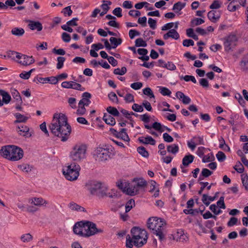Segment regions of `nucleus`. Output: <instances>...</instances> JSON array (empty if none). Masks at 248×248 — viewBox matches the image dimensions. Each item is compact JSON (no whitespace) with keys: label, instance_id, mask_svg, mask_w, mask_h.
Segmentation results:
<instances>
[{"label":"nucleus","instance_id":"4468645a","mask_svg":"<svg viewBox=\"0 0 248 248\" xmlns=\"http://www.w3.org/2000/svg\"><path fill=\"white\" fill-rule=\"evenodd\" d=\"M85 226V222L79 221L75 223L73 226L74 232L78 235L84 237V230L83 226Z\"/></svg>","mask_w":248,"mask_h":248},{"label":"nucleus","instance_id":"58836bf2","mask_svg":"<svg viewBox=\"0 0 248 248\" xmlns=\"http://www.w3.org/2000/svg\"><path fill=\"white\" fill-rule=\"evenodd\" d=\"M137 151L143 157H148L149 156V153L144 147H139L137 148Z\"/></svg>","mask_w":248,"mask_h":248},{"label":"nucleus","instance_id":"680f3d73","mask_svg":"<svg viewBox=\"0 0 248 248\" xmlns=\"http://www.w3.org/2000/svg\"><path fill=\"white\" fill-rule=\"evenodd\" d=\"M148 24L151 28L154 30L156 27V21L152 18H149L148 21Z\"/></svg>","mask_w":248,"mask_h":248},{"label":"nucleus","instance_id":"7ed1b4c3","mask_svg":"<svg viewBox=\"0 0 248 248\" xmlns=\"http://www.w3.org/2000/svg\"><path fill=\"white\" fill-rule=\"evenodd\" d=\"M147 227L152 231L154 235L158 237L160 241L165 239L167 234L166 223L162 218L152 217L148 219Z\"/></svg>","mask_w":248,"mask_h":248},{"label":"nucleus","instance_id":"423d86ee","mask_svg":"<svg viewBox=\"0 0 248 248\" xmlns=\"http://www.w3.org/2000/svg\"><path fill=\"white\" fill-rule=\"evenodd\" d=\"M80 170V167L78 164L72 162L63 167L62 172L67 180L72 181L78 179Z\"/></svg>","mask_w":248,"mask_h":248},{"label":"nucleus","instance_id":"1a4fd4ad","mask_svg":"<svg viewBox=\"0 0 248 248\" xmlns=\"http://www.w3.org/2000/svg\"><path fill=\"white\" fill-rule=\"evenodd\" d=\"M96 196L100 198H104L105 197L114 198L116 197L117 195L114 189H111L108 191L107 186L104 184L102 183Z\"/></svg>","mask_w":248,"mask_h":248},{"label":"nucleus","instance_id":"4be33fe9","mask_svg":"<svg viewBox=\"0 0 248 248\" xmlns=\"http://www.w3.org/2000/svg\"><path fill=\"white\" fill-rule=\"evenodd\" d=\"M103 120L107 124L111 126L115 125L116 123L115 119L111 115L107 113L104 114Z\"/></svg>","mask_w":248,"mask_h":248},{"label":"nucleus","instance_id":"72a5a7b5","mask_svg":"<svg viewBox=\"0 0 248 248\" xmlns=\"http://www.w3.org/2000/svg\"><path fill=\"white\" fill-rule=\"evenodd\" d=\"M7 57L12 60H15L16 58H20V53L15 51L9 50L7 52Z\"/></svg>","mask_w":248,"mask_h":248},{"label":"nucleus","instance_id":"4c0bfd02","mask_svg":"<svg viewBox=\"0 0 248 248\" xmlns=\"http://www.w3.org/2000/svg\"><path fill=\"white\" fill-rule=\"evenodd\" d=\"M135 201L132 199L129 200L125 205V212L127 213L130 211L133 207L135 206Z\"/></svg>","mask_w":248,"mask_h":248},{"label":"nucleus","instance_id":"bf43d9fd","mask_svg":"<svg viewBox=\"0 0 248 248\" xmlns=\"http://www.w3.org/2000/svg\"><path fill=\"white\" fill-rule=\"evenodd\" d=\"M209 208L216 215H218L222 213L220 209L217 210V206L214 204H211Z\"/></svg>","mask_w":248,"mask_h":248},{"label":"nucleus","instance_id":"0eeeda50","mask_svg":"<svg viewBox=\"0 0 248 248\" xmlns=\"http://www.w3.org/2000/svg\"><path fill=\"white\" fill-rule=\"evenodd\" d=\"M112 150L108 146L98 147L93 152V157L96 161H105L113 155Z\"/></svg>","mask_w":248,"mask_h":248},{"label":"nucleus","instance_id":"f3484780","mask_svg":"<svg viewBox=\"0 0 248 248\" xmlns=\"http://www.w3.org/2000/svg\"><path fill=\"white\" fill-rule=\"evenodd\" d=\"M82 99H81L78 103V105L84 106H89L91 103L90 99L91 97V94L88 92H85L82 94Z\"/></svg>","mask_w":248,"mask_h":248},{"label":"nucleus","instance_id":"603ef678","mask_svg":"<svg viewBox=\"0 0 248 248\" xmlns=\"http://www.w3.org/2000/svg\"><path fill=\"white\" fill-rule=\"evenodd\" d=\"M143 93L145 95H148L150 97V98H155V95L149 87H147L143 90Z\"/></svg>","mask_w":248,"mask_h":248},{"label":"nucleus","instance_id":"6ab92c4d","mask_svg":"<svg viewBox=\"0 0 248 248\" xmlns=\"http://www.w3.org/2000/svg\"><path fill=\"white\" fill-rule=\"evenodd\" d=\"M207 16L212 22H216L219 19L220 13L219 11L212 10L208 13Z\"/></svg>","mask_w":248,"mask_h":248},{"label":"nucleus","instance_id":"20e7f679","mask_svg":"<svg viewBox=\"0 0 248 248\" xmlns=\"http://www.w3.org/2000/svg\"><path fill=\"white\" fill-rule=\"evenodd\" d=\"M23 150L15 145H7L2 147L0 154L4 158L11 161H17L23 156Z\"/></svg>","mask_w":248,"mask_h":248},{"label":"nucleus","instance_id":"a19ab883","mask_svg":"<svg viewBox=\"0 0 248 248\" xmlns=\"http://www.w3.org/2000/svg\"><path fill=\"white\" fill-rule=\"evenodd\" d=\"M103 4L101 5V8L103 11H105L106 12H108V11L110 9L109 5L111 4V2L110 1L107 0H103Z\"/></svg>","mask_w":248,"mask_h":248},{"label":"nucleus","instance_id":"69168bd1","mask_svg":"<svg viewBox=\"0 0 248 248\" xmlns=\"http://www.w3.org/2000/svg\"><path fill=\"white\" fill-rule=\"evenodd\" d=\"M86 112V109L84 106L78 105V108L77 110V113L78 115H83Z\"/></svg>","mask_w":248,"mask_h":248},{"label":"nucleus","instance_id":"6e6552de","mask_svg":"<svg viewBox=\"0 0 248 248\" xmlns=\"http://www.w3.org/2000/svg\"><path fill=\"white\" fill-rule=\"evenodd\" d=\"M118 187L124 192L130 196H134L137 194L140 188L138 186L135 182L134 184H129L127 182H121L117 184Z\"/></svg>","mask_w":248,"mask_h":248},{"label":"nucleus","instance_id":"f8f14e48","mask_svg":"<svg viewBox=\"0 0 248 248\" xmlns=\"http://www.w3.org/2000/svg\"><path fill=\"white\" fill-rule=\"evenodd\" d=\"M19 57L20 58L18 59L17 62L23 66H26L30 65L33 63L35 62L32 56H29L20 53Z\"/></svg>","mask_w":248,"mask_h":248},{"label":"nucleus","instance_id":"c03bdc74","mask_svg":"<svg viewBox=\"0 0 248 248\" xmlns=\"http://www.w3.org/2000/svg\"><path fill=\"white\" fill-rule=\"evenodd\" d=\"M222 3L218 0H214L210 5V8L211 9H217L221 7Z\"/></svg>","mask_w":248,"mask_h":248},{"label":"nucleus","instance_id":"2f4dec72","mask_svg":"<svg viewBox=\"0 0 248 248\" xmlns=\"http://www.w3.org/2000/svg\"><path fill=\"white\" fill-rule=\"evenodd\" d=\"M109 41L112 44V48H115L116 47L122 44V40L121 38H116L115 37H111L109 39Z\"/></svg>","mask_w":248,"mask_h":248},{"label":"nucleus","instance_id":"3c124183","mask_svg":"<svg viewBox=\"0 0 248 248\" xmlns=\"http://www.w3.org/2000/svg\"><path fill=\"white\" fill-rule=\"evenodd\" d=\"M18 167L22 171L26 172H28L31 171V168L30 167V166L28 164H24L18 165Z\"/></svg>","mask_w":248,"mask_h":248},{"label":"nucleus","instance_id":"4d7b16f0","mask_svg":"<svg viewBox=\"0 0 248 248\" xmlns=\"http://www.w3.org/2000/svg\"><path fill=\"white\" fill-rule=\"evenodd\" d=\"M132 108L136 112H142L143 111V108L142 106L138 104H134L132 107Z\"/></svg>","mask_w":248,"mask_h":248},{"label":"nucleus","instance_id":"e2e57ef3","mask_svg":"<svg viewBox=\"0 0 248 248\" xmlns=\"http://www.w3.org/2000/svg\"><path fill=\"white\" fill-rule=\"evenodd\" d=\"M163 138L164 141L167 142H171L173 141V138L167 133L163 134Z\"/></svg>","mask_w":248,"mask_h":248},{"label":"nucleus","instance_id":"864d4df0","mask_svg":"<svg viewBox=\"0 0 248 248\" xmlns=\"http://www.w3.org/2000/svg\"><path fill=\"white\" fill-rule=\"evenodd\" d=\"M134 182L137 184L138 186H139L140 188H142L146 186V182L142 179H134Z\"/></svg>","mask_w":248,"mask_h":248},{"label":"nucleus","instance_id":"a211bd4d","mask_svg":"<svg viewBox=\"0 0 248 248\" xmlns=\"http://www.w3.org/2000/svg\"><path fill=\"white\" fill-rule=\"evenodd\" d=\"M28 27L31 30H36L37 31H41L43 29L41 23L39 21H35L33 20H28Z\"/></svg>","mask_w":248,"mask_h":248},{"label":"nucleus","instance_id":"7c9ffc66","mask_svg":"<svg viewBox=\"0 0 248 248\" xmlns=\"http://www.w3.org/2000/svg\"><path fill=\"white\" fill-rule=\"evenodd\" d=\"M240 65L243 71H248V54L244 57L241 62Z\"/></svg>","mask_w":248,"mask_h":248},{"label":"nucleus","instance_id":"f257e3e1","mask_svg":"<svg viewBox=\"0 0 248 248\" xmlns=\"http://www.w3.org/2000/svg\"><path fill=\"white\" fill-rule=\"evenodd\" d=\"M49 128L54 136L60 138L63 142L68 140L71 132V127L68 124L66 116L62 113L54 114Z\"/></svg>","mask_w":248,"mask_h":248},{"label":"nucleus","instance_id":"6e6d98bb","mask_svg":"<svg viewBox=\"0 0 248 248\" xmlns=\"http://www.w3.org/2000/svg\"><path fill=\"white\" fill-rule=\"evenodd\" d=\"M209 197L210 196L205 194H204L202 195V202L206 206H208L210 203L211 201L209 200Z\"/></svg>","mask_w":248,"mask_h":248},{"label":"nucleus","instance_id":"ea45409f","mask_svg":"<svg viewBox=\"0 0 248 248\" xmlns=\"http://www.w3.org/2000/svg\"><path fill=\"white\" fill-rule=\"evenodd\" d=\"M168 33L170 35V38L177 40L179 39L180 36L178 32L175 29H171L168 32Z\"/></svg>","mask_w":248,"mask_h":248},{"label":"nucleus","instance_id":"473e14b6","mask_svg":"<svg viewBox=\"0 0 248 248\" xmlns=\"http://www.w3.org/2000/svg\"><path fill=\"white\" fill-rule=\"evenodd\" d=\"M16 120L15 121V123H25L28 119V117L25 116L20 113H16L15 114Z\"/></svg>","mask_w":248,"mask_h":248},{"label":"nucleus","instance_id":"49530a36","mask_svg":"<svg viewBox=\"0 0 248 248\" xmlns=\"http://www.w3.org/2000/svg\"><path fill=\"white\" fill-rule=\"evenodd\" d=\"M126 68L124 66L121 69L116 68L114 69L113 73L115 75H124L126 73Z\"/></svg>","mask_w":248,"mask_h":248},{"label":"nucleus","instance_id":"f704fd0d","mask_svg":"<svg viewBox=\"0 0 248 248\" xmlns=\"http://www.w3.org/2000/svg\"><path fill=\"white\" fill-rule=\"evenodd\" d=\"M167 151L169 153H171L173 154H176L179 151L178 146L176 144H173L171 145H169L167 146Z\"/></svg>","mask_w":248,"mask_h":248},{"label":"nucleus","instance_id":"cd10ccee","mask_svg":"<svg viewBox=\"0 0 248 248\" xmlns=\"http://www.w3.org/2000/svg\"><path fill=\"white\" fill-rule=\"evenodd\" d=\"M174 239H176L177 241L184 242L186 241L188 238L184 234L183 231L180 230L177 232V234L174 235Z\"/></svg>","mask_w":248,"mask_h":248},{"label":"nucleus","instance_id":"8fccbe9b","mask_svg":"<svg viewBox=\"0 0 248 248\" xmlns=\"http://www.w3.org/2000/svg\"><path fill=\"white\" fill-rule=\"evenodd\" d=\"M65 60L64 57H58L57 58V68L58 69H61L63 65V63Z\"/></svg>","mask_w":248,"mask_h":248},{"label":"nucleus","instance_id":"774afa93","mask_svg":"<svg viewBox=\"0 0 248 248\" xmlns=\"http://www.w3.org/2000/svg\"><path fill=\"white\" fill-rule=\"evenodd\" d=\"M242 181L245 188L248 190V176L247 174L242 176Z\"/></svg>","mask_w":248,"mask_h":248},{"label":"nucleus","instance_id":"c9c22d12","mask_svg":"<svg viewBox=\"0 0 248 248\" xmlns=\"http://www.w3.org/2000/svg\"><path fill=\"white\" fill-rule=\"evenodd\" d=\"M107 112L114 116H119L120 115V113L119 111L117 109V108L109 106L107 108Z\"/></svg>","mask_w":248,"mask_h":248},{"label":"nucleus","instance_id":"c756f323","mask_svg":"<svg viewBox=\"0 0 248 248\" xmlns=\"http://www.w3.org/2000/svg\"><path fill=\"white\" fill-rule=\"evenodd\" d=\"M194 158V156L191 155H186L183 159L182 163L184 166H188L191 163Z\"/></svg>","mask_w":248,"mask_h":248},{"label":"nucleus","instance_id":"9d476101","mask_svg":"<svg viewBox=\"0 0 248 248\" xmlns=\"http://www.w3.org/2000/svg\"><path fill=\"white\" fill-rule=\"evenodd\" d=\"M84 230V237H89L98 232H102L100 229H97L96 225L90 221L85 222V226H83Z\"/></svg>","mask_w":248,"mask_h":248},{"label":"nucleus","instance_id":"0e129e2a","mask_svg":"<svg viewBox=\"0 0 248 248\" xmlns=\"http://www.w3.org/2000/svg\"><path fill=\"white\" fill-rule=\"evenodd\" d=\"M235 98L238 100L240 105L241 106H244L245 101L242 95L239 93H237L235 94Z\"/></svg>","mask_w":248,"mask_h":248},{"label":"nucleus","instance_id":"2eb2a0df","mask_svg":"<svg viewBox=\"0 0 248 248\" xmlns=\"http://www.w3.org/2000/svg\"><path fill=\"white\" fill-rule=\"evenodd\" d=\"M29 128L24 124L18 125L16 130L19 135L26 138H30L31 136V134L29 132Z\"/></svg>","mask_w":248,"mask_h":248},{"label":"nucleus","instance_id":"de8ad7c7","mask_svg":"<svg viewBox=\"0 0 248 248\" xmlns=\"http://www.w3.org/2000/svg\"><path fill=\"white\" fill-rule=\"evenodd\" d=\"M159 92L164 96H170L171 93L167 88L163 87H159Z\"/></svg>","mask_w":248,"mask_h":248},{"label":"nucleus","instance_id":"b1692460","mask_svg":"<svg viewBox=\"0 0 248 248\" xmlns=\"http://www.w3.org/2000/svg\"><path fill=\"white\" fill-rule=\"evenodd\" d=\"M11 94L14 99H15L16 102L18 104H22L23 101L22 98L19 92L15 89H11Z\"/></svg>","mask_w":248,"mask_h":248},{"label":"nucleus","instance_id":"dca6fc26","mask_svg":"<svg viewBox=\"0 0 248 248\" xmlns=\"http://www.w3.org/2000/svg\"><path fill=\"white\" fill-rule=\"evenodd\" d=\"M29 202L31 204L34 205L36 206H41L43 205L47 204V202L42 198H32L29 200Z\"/></svg>","mask_w":248,"mask_h":248},{"label":"nucleus","instance_id":"37998d69","mask_svg":"<svg viewBox=\"0 0 248 248\" xmlns=\"http://www.w3.org/2000/svg\"><path fill=\"white\" fill-rule=\"evenodd\" d=\"M233 168L238 172L241 173H242L244 170V167L242 163L238 161L236 163V165L234 166Z\"/></svg>","mask_w":248,"mask_h":248},{"label":"nucleus","instance_id":"e433bc0d","mask_svg":"<svg viewBox=\"0 0 248 248\" xmlns=\"http://www.w3.org/2000/svg\"><path fill=\"white\" fill-rule=\"evenodd\" d=\"M185 6V3H182L181 2L179 1L174 4L172 10L175 12H178L184 8Z\"/></svg>","mask_w":248,"mask_h":248},{"label":"nucleus","instance_id":"79ce46f5","mask_svg":"<svg viewBox=\"0 0 248 248\" xmlns=\"http://www.w3.org/2000/svg\"><path fill=\"white\" fill-rule=\"evenodd\" d=\"M147 45L145 41H144L142 38H139L135 41V46L137 47L142 46L145 47Z\"/></svg>","mask_w":248,"mask_h":248},{"label":"nucleus","instance_id":"ddd939ff","mask_svg":"<svg viewBox=\"0 0 248 248\" xmlns=\"http://www.w3.org/2000/svg\"><path fill=\"white\" fill-rule=\"evenodd\" d=\"M236 37L235 35L228 36L224 42L225 50L230 51L232 47L236 45Z\"/></svg>","mask_w":248,"mask_h":248},{"label":"nucleus","instance_id":"c85d7f7f","mask_svg":"<svg viewBox=\"0 0 248 248\" xmlns=\"http://www.w3.org/2000/svg\"><path fill=\"white\" fill-rule=\"evenodd\" d=\"M25 33V31L23 28L15 27L11 30V33L16 36H22Z\"/></svg>","mask_w":248,"mask_h":248},{"label":"nucleus","instance_id":"393cba45","mask_svg":"<svg viewBox=\"0 0 248 248\" xmlns=\"http://www.w3.org/2000/svg\"><path fill=\"white\" fill-rule=\"evenodd\" d=\"M21 241L24 243H27L33 240V236L30 233L23 234L20 237Z\"/></svg>","mask_w":248,"mask_h":248},{"label":"nucleus","instance_id":"a18cd8bd","mask_svg":"<svg viewBox=\"0 0 248 248\" xmlns=\"http://www.w3.org/2000/svg\"><path fill=\"white\" fill-rule=\"evenodd\" d=\"M108 97L109 100L113 103L118 104L119 100L116 94L114 92H110L108 94Z\"/></svg>","mask_w":248,"mask_h":248},{"label":"nucleus","instance_id":"5701e85b","mask_svg":"<svg viewBox=\"0 0 248 248\" xmlns=\"http://www.w3.org/2000/svg\"><path fill=\"white\" fill-rule=\"evenodd\" d=\"M69 208L73 210V211H79V212H85L86 210H85V208L78 204H77L75 202H71L68 204Z\"/></svg>","mask_w":248,"mask_h":248},{"label":"nucleus","instance_id":"39448f33","mask_svg":"<svg viewBox=\"0 0 248 248\" xmlns=\"http://www.w3.org/2000/svg\"><path fill=\"white\" fill-rule=\"evenodd\" d=\"M87 147L85 144L78 143L72 148L70 153V159L77 164L81 162L86 157Z\"/></svg>","mask_w":248,"mask_h":248},{"label":"nucleus","instance_id":"13d9d810","mask_svg":"<svg viewBox=\"0 0 248 248\" xmlns=\"http://www.w3.org/2000/svg\"><path fill=\"white\" fill-rule=\"evenodd\" d=\"M152 127L154 128L155 130L159 131L160 132L164 131V129L162 128V126L160 123L158 122H155L153 123L152 125Z\"/></svg>","mask_w":248,"mask_h":248},{"label":"nucleus","instance_id":"bb28decb","mask_svg":"<svg viewBox=\"0 0 248 248\" xmlns=\"http://www.w3.org/2000/svg\"><path fill=\"white\" fill-rule=\"evenodd\" d=\"M126 129L125 128L121 129V131H119L118 138H120L124 141L128 142L130 140V139L126 132Z\"/></svg>","mask_w":248,"mask_h":248},{"label":"nucleus","instance_id":"052dcab7","mask_svg":"<svg viewBox=\"0 0 248 248\" xmlns=\"http://www.w3.org/2000/svg\"><path fill=\"white\" fill-rule=\"evenodd\" d=\"M140 35V32L135 30H130L129 31V36L131 39H133L136 36Z\"/></svg>","mask_w":248,"mask_h":248},{"label":"nucleus","instance_id":"5fc2aeb1","mask_svg":"<svg viewBox=\"0 0 248 248\" xmlns=\"http://www.w3.org/2000/svg\"><path fill=\"white\" fill-rule=\"evenodd\" d=\"M216 157L219 162H223L226 159L225 154L221 151L218 152L216 155Z\"/></svg>","mask_w":248,"mask_h":248},{"label":"nucleus","instance_id":"338daca9","mask_svg":"<svg viewBox=\"0 0 248 248\" xmlns=\"http://www.w3.org/2000/svg\"><path fill=\"white\" fill-rule=\"evenodd\" d=\"M201 173L203 177H208L213 173V172L207 169L204 168L202 169Z\"/></svg>","mask_w":248,"mask_h":248},{"label":"nucleus","instance_id":"f03ea898","mask_svg":"<svg viewBox=\"0 0 248 248\" xmlns=\"http://www.w3.org/2000/svg\"><path fill=\"white\" fill-rule=\"evenodd\" d=\"M131 238L129 235L126 236V246L132 248L133 245L141 247L146 243L148 238L147 233L144 229L138 227H134L131 230Z\"/></svg>","mask_w":248,"mask_h":248},{"label":"nucleus","instance_id":"a878e982","mask_svg":"<svg viewBox=\"0 0 248 248\" xmlns=\"http://www.w3.org/2000/svg\"><path fill=\"white\" fill-rule=\"evenodd\" d=\"M0 95L2 96V101L6 104H8L11 100L10 95L6 91L3 90H0Z\"/></svg>","mask_w":248,"mask_h":248},{"label":"nucleus","instance_id":"09e8293b","mask_svg":"<svg viewBox=\"0 0 248 248\" xmlns=\"http://www.w3.org/2000/svg\"><path fill=\"white\" fill-rule=\"evenodd\" d=\"M72 10L71 9V6H68L63 8L62 11V13L63 14L64 16H71L72 14Z\"/></svg>","mask_w":248,"mask_h":248},{"label":"nucleus","instance_id":"412c9836","mask_svg":"<svg viewBox=\"0 0 248 248\" xmlns=\"http://www.w3.org/2000/svg\"><path fill=\"white\" fill-rule=\"evenodd\" d=\"M138 140L140 143L144 144H150L152 145L155 144V140L152 137L150 136H148L147 137H140L138 139Z\"/></svg>","mask_w":248,"mask_h":248},{"label":"nucleus","instance_id":"9b49d317","mask_svg":"<svg viewBox=\"0 0 248 248\" xmlns=\"http://www.w3.org/2000/svg\"><path fill=\"white\" fill-rule=\"evenodd\" d=\"M101 184V183L97 181H89L86 184V187L91 194L97 195Z\"/></svg>","mask_w":248,"mask_h":248},{"label":"nucleus","instance_id":"aec40b11","mask_svg":"<svg viewBox=\"0 0 248 248\" xmlns=\"http://www.w3.org/2000/svg\"><path fill=\"white\" fill-rule=\"evenodd\" d=\"M37 79L38 82L41 83H45L49 82L52 84H56L58 83V79L56 77H51L47 78H37Z\"/></svg>","mask_w":248,"mask_h":248}]
</instances>
